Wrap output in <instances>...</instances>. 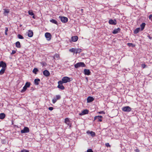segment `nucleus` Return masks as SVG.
<instances>
[{"label":"nucleus","instance_id":"nucleus-1","mask_svg":"<svg viewBox=\"0 0 152 152\" xmlns=\"http://www.w3.org/2000/svg\"><path fill=\"white\" fill-rule=\"evenodd\" d=\"M86 66V65L83 62H80L77 63L74 65L75 67V68H77L78 67H85Z\"/></svg>","mask_w":152,"mask_h":152},{"label":"nucleus","instance_id":"nucleus-2","mask_svg":"<svg viewBox=\"0 0 152 152\" xmlns=\"http://www.w3.org/2000/svg\"><path fill=\"white\" fill-rule=\"evenodd\" d=\"M70 78L67 77H64L62 79L61 82L63 83H66L71 81Z\"/></svg>","mask_w":152,"mask_h":152},{"label":"nucleus","instance_id":"nucleus-3","mask_svg":"<svg viewBox=\"0 0 152 152\" xmlns=\"http://www.w3.org/2000/svg\"><path fill=\"white\" fill-rule=\"evenodd\" d=\"M59 18L60 19L61 21L63 23L67 22L68 20V19L67 18L65 17H62L61 16H59Z\"/></svg>","mask_w":152,"mask_h":152},{"label":"nucleus","instance_id":"nucleus-4","mask_svg":"<svg viewBox=\"0 0 152 152\" xmlns=\"http://www.w3.org/2000/svg\"><path fill=\"white\" fill-rule=\"evenodd\" d=\"M123 111L124 112H129L131 111V108L129 106H125L122 108Z\"/></svg>","mask_w":152,"mask_h":152},{"label":"nucleus","instance_id":"nucleus-5","mask_svg":"<svg viewBox=\"0 0 152 152\" xmlns=\"http://www.w3.org/2000/svg\"><path fill=\"white\" fill-rule=\"evenodd\" d=\"M61 96L60 95H57L55 96L52 100V102L53 104L55 103L58 100L60 99Z\"/></svg>","mask_w":152,"mask_h":152},{"label":"nucleus","instance_id":"nucleus-6","mask_svg":"<svg viewBox=\"0 0 152 152\" xmlns=\"http://www.w3.org/2000/svg\"><path fill=\"white\" fill-rule=\"evenodd\" d=\"M63 83L61 82V81H59L58 82V88L61 90H64V87L63 86L62 84Z\"/></svg>","mask_w":152,"mask_h":152},{"label":"nucleus","instance_id":"nucleus-7","mask_svg":"<svg viewBox=\"0 0 152 152\" xmlns=\"http://www.w3.org/2000/svg\"><path fill=\"white\" fill-rule=\"evenodd\" d=\"M29 131V129L27 127H25L21 131V133H28Z\"/></svg>","mask_w":152,"mask_h":152},{"label":"nucleus","instance_id":"nucleus-8","mask_svg":"<svg viewBox=\"0 0 152 152\" xmlns=\"http://www.w3.org/2000/svg\"><path fill=\"white\" fill-rule=\"evenodd\" d=\"M45 36L48 40H50L51 38V34L49 33H46L45 34Z\"/></svg>","mask_w":152,"mask_h":152},{"label":"nucleus","instance_id":"nucleus-9","mask_svg":"<svg viewBox=\"0 0 152 152\" xmlns=\"http://www.w3.org/2000/svg\"><path fill=\"white\" fill-rule=\"evenodd\" d=\"M102 116H96L94 117V120H97L98 121L101 122L102 121Z\"/></svg>","mask_w":152,"mask_h":152},{"label":"nucleus","instance_id":"nucleus-10","mask_svg":"<svg viewBox=\"0 0 152 152\" xmlns=\"http://www.w3.org/2000/svg\"><path fill=\"white\" fill-rule=\"evenodd\" d=\"M88 110L87 109L83 110L81 113H79V115H83L88 113Z\"/></svg>","mask_w":152,"mask_h":152},{"label":"nucleus","instance_id":"nucleus-11","mask_svg":"<svg viewBox=\"0 0 152 152\" xmlns=\"http://www.w3.org/2000/svg\"><path fill=\"white\" fill-rule=\"evenodd\" d=\"M109 23L110 24L115 25L116 24V21L115 20L110 19L109 21Z\"/></svg>","mask_w":152,"mask_h":152},{"label":"nucleus","instance_id":"nucleus-12","mask_svg":"<svg viewBox=\"0 0 152 152\" xmlns=\"http://www.w3.org/2000/svg\"><path fill=\"white\" fill-rule=\"evenodd\" d=\"M0 64L1 65V67L2 68H6V64L3 61H0Z\"/></svg>","mask_w":152,"mask_h":152},{"label":"nucleus","instance_id":"nucleus-13","mask_svg":"<svg viewBox=\"0 0 152 152\" xmlns=\"http://www.w3.org/2000/svg\"><path fill=\"white\" fill-rule=\"evenodd\" d=\"M43 74L46 77H48L50 75V73L47 70H45L43 72Z\"/></svg>","mask_w":152,"mask_h":152},{"label":"nucleus","instance_id":"nucleus-14","mask_svg":"<svg viewBox=\"0 0 152 152\" xmlns=\"http://www.w3.org/2000/svg\"><path fill=\"white\" fill-rule=\"evenodd\" d=\"M64 120L65 122L66 123V124L68 125H69V126L70 127L71 124H70V123L69 119L68 118H66Z\"/></svg>","mask_w":152,"mask_h":152},{"label":"nucleus","instance_id":"nucleus-15","mask_svg":"<svg viewBox=\"0 0 152 152\" xmlns=\"http://www.w3.org/2000/svg\"><path fill=\"white\" fill-rule=\"evenodd\" d=\"M33 35V33L31 30H29L28 32V35L29 37H32Z\"/></svg>","mask_w":152,"mask_h":152},{"label":"nucleus","instance_id":"nucleus-16","mask_svg":"<svg viewBox=\"0 0 152 152\" xmlns=\"http://www.w3.org/2000/svg\"><path fill=\"white\" fill-rule=\"evenodd\" d=\"M84 73L85 75H89L90 74V72L89 69H85L84 70Z\"/></svg>","mask_w":152,"mask_h":152},{"label":"nucleus","instance_id":"nucleus-17","mask_svg":"<svg viewBox=\"0 0 152 152\" xmlns=\"http://www.w3.org/2000/svg\"><path fill=\"white\" fill-rule=\"evenodd\" d=\"M120 28H118L117 29H115L113 31L112 33L113 34H116L118 33L119 32H120Z\"/></svg>","mask_w":152,"mask_h":152},{"label":"nucleus","instance_id":"nucleus-18","mask_svg":"<svg viewBox=\"0 0 152 152\" xmlns=\"http://www.w3.org/2000/svg\"><path fill=\"white\" fill-rule=\"evenodd\" d=\"M94 100V98L91 96H89L87 98V101L88 102H92Z\"/></svg>","mask_w":152,"mask_h":152},{"label":"nucleus","instance_id":"nucleus-19","mask_svg":"<svg viewBox=\"0 0 152 152\" xmlns=\"http://www.w3.org/2000/svg\"><path fill=\"white\" fill-rule=\"evenodd\" d=\"M78 39V37L77 36L72 37V41L74 42H76Z\"/></svg>","mask_w":152,"mask_h":152},{"label":"nucleus","instance_id":"nucleus-20","mask_svg":"<svg viewBox=\"0 0 152 152\" xmlns=\"http://www.w3.org/2000/svg\"><path fill=\"white\" fill-rule=\"evenodd\" d=\"M88 134H90L91 136L92 137H94L95 136V133L93 131H88L87 132Z\"/></svg>","mask_w":152,"mask_h":152},{"label":"nucleus","instance_id":"nucleus-21","mask_svg":"<svg viewBox=\"0 0 152 152\" xmlns=\"http://www.w3.org/2000/svg\"><path fill=\"white\" fill-rule=\"evenodd\" d=\"M40 81V80L39 78L36 79L34 80L35 84L36 85H39V83Z\"/></svg>","mask_w":152,"mask_h":152},{"label":"nucleus","instance_id":"nucleus-22","mask_svg":"<svg viewBox=\"0 0 152 152\" xmlns=\"http://www.w3.org/2000/svg\"><path fill=\"white\" fill-rule=\"evenodd\" d=\"M145 23H142L140 26L141 28V31H142L143 29H144L145 26Z\"/></svg>","mask_w":152,"mask_h":152},{"label":"nucleus","instance_id":"nucleus-23","mask_svg":"<svg viewBox=\"0 0 152 152\" xmlns=\"http://www.w3.org/2000/svg\"><path fill=\"white\" fill-rule=\"evenodd\" d=\"M141 30V29L140 28H136L134 31V33L135 34H137Z\"/></svg>","mask_w":152,"mask_h":152},{"label":"nucleus","instance_id":"nucleus-24","mask_svg":"<svg viewBox=\"0 0 152 152\" xmlns=\"http://www.w3.org/2000/svg\"><path fill=\"white\" fill-rule=\"evenodd\" d=\"M77 49H75L72 48L69 50V51L72 52H73L77 54V52L76 51Z\"/></svg>","mask_w":152,"mask_h":152},{"label":"nucleus","instance_id":"nucleus-25","mask_svg":"<svg viewBox=\"0 0 152 152\" xmlns=\"http://www.w3.org/2000/svg\"><path fill=\"white\" fill-rule=\"evenodd\" d=\"M5 116V114L3 113L0 114V119H3L4 118Z\"/></svg>","mask_w":152,"mask_h":152},{"label":"nucleus","instance_id":"nucleus-26","mask_svg":"<svg viewBox=\"0 0 152 152\" xmlns=\"http://www.w3.org/2000/svg\"><path fill=\"white\" fill-rule=\"evenodd\" d=\"M6 69V68H2L1 69V70L0 71V75H2L4 73Z\"/></svg>","mask_w":152,"mask_h":152},{"label":"nucleus","instance_id":"nucleus-27","mask_svg":"<svg viewBox=\"0 0 152 152\" xmlns=\"http://www.w3.org/2000/svg\"><path fill=\"white\" fill-rule=\"evenodd\" d=\"M16 46L18 48H20V43L18 41L16 42L15 43Z\"/></svg>","mask_w":152,"mask_h":152},{"label":"nucleus","instance_id":"nucleus-28","mask_svg":"<svg viewBox=\"0 0 152 152\" xmlns=\"http://www.w3.org/2000/svg\"><path fill=\"white\" fill-rule=\"evenodd\" d=\"M50 21L53 23L55 24L56 25H58V23L57 21L55 20L52 19L50 20Z\"/></svg>","mask_w":152,"mask_h":152},{"label":"nucleus","instance_id":"nucleus-29","mask_svg":"<svg viewBox=\"0 0 152 152\" xmlns=\"http://www.w3.org/2000/svg\"><path fill=\"white\" fill-rule=\"evenodd\" d=\"M38 70L37 68H34L33 70V72L35 74H37V72H38Z\"/></svg>","mask_w":152,"mask_h":152},{"label":"nucleus","instance_id":"nucleus-30","mask_svg":"<svg viewBox=\"0 0 152 152\" xmlns=\"http://www.w3.org/2000/svg\"><path fill=\"white\" fill-rule=\"evenodd\" d=\"M9 12V10L8 9H4V13L5 15H6V14L8 13Z\"/></svg>","mask_w":152,"mask_h":152},{"label":"nucleus","instance_id":"nucleus-31","mask_svg":"<svg viewBox=\"0 0 152 152\" xmlns=\"http://www.w3.org/2000/svg\"><path fill=\"white\" fill-rule=\"evenodd\" d=\"M30 85V83L28 82H27L25 85L27 88L29 87Z\"/></svg>","mask_w":152,"mask_h":152},{"label":"nucleus","instance_id":"nucleus-32","mask_svg":"<svg viewBox=\"0 0 152 152\" xmlns=\"http://www.w3.org/2000/svg\"><path fill=\"white\" fill-rule=\"evenodd\" d=\"M27 87H26L25 86H24L23 87V88L22 90H21V92L23 93L25 91L26 89H27Z\"/></svg>","mask_w":152,"mask_h":152},{"label":"nucleus","instance_id":"nucleus-33","mask_svg":"<svg viewBox=\"0 0 152 152\" xmlns=\"http://www.w3.org/2000/svg\"><path fill=\"white\" fill-rule=\"evenodd\" d=\"M28 14L31 15H34V13L33 12V11L31 10H30L28 11Z\"/></svg>","mask_w":152,"mask_h":152},{"label":"nucleus","instance_id":"nucleus-34","mask_svg":"<svg viewBox=\"0 0 152 152\" xmlns=\"http://www.w3.org/2000/svg\"><path fill=\"white\" fill-rule=\"evenodd\" d=\"M18 37L19 39H24V37L20 34H18Z\"/></svg>","mask_w":152,"mask_h":152},{"label":"nucleus","instance_id":"nucleus-35","mask_svg":"<svg viewBox=\"0 0 152 152\" xmlns=\"http://www.w3.org/2000/svg\"><path fill=\"white\" fill-rule=\"evenodd\" d=\"M5 29V34L6 35H7V32L8 31V28L7 27H6Z\"/></svg>","mask_w":152,"mask_h":152},{"label":"nucleus","instance_id":"nucleus-36","mask_svg":"<svg viewBox=\"0 0 152 152\" xmlns=\"http://www.w3.org/2000/svg\"><path fill=\"white\" fill-rule=\"evenodd\" d=\"M76 51L77 52V53H80L81 51V49H76Z\"/></svg>","mask_w":152,"mask_h":152},{"label":"nucleus","instance_id":"nucleus-37","mask_svg":"<svg viewBox=\"0 0 152 152\" xmlns=\"http://www.w3.org/2000/svg\"><path fill=\"white\" fill-rule=\"evenodd\" d=\"M149 19L152 21V15L151 14L149 16Z\"/></svg>","mask_w":152,"mask_h":152},{"label":"nucleus","instance_id":"nucleus-38","mask_svg":"<svg viewBox=\"0 0 152 152\" xmlns=\"http://www.w3.org/2000/svg\"><path fill=\"white\" fill-rule=\"evenodd\" d=\"M146 65L145 64H141V66L143 68H145L146 67Z\"/></svg>","mask_w":152,"mask_h":152},{"label":"nucleus","instance_id":"nucleus-39","mask_svg":"<svg viewBox=\"0 0 152 152\" xmlns=\"http://www.w3.org/2000/svg\"><path fill=\"white\" fill-rule=\"evenodd\" d=\"M127 45L129 47H130L131 46H133V44L132 43H127Z\"/></svg>","mask_w":152,"mask_h":152},{"label":"nucleus","instance_id":"nucleus-40","mask_svg":"<svg viewBox=\"0 0 152 152\" xmlns=\"http://www.w3.org/2000/svg\"><path fill=\"white\" fill-rule=\"evenodd\" d=\"M105 145L106 146H107V147H110V145L109 143H106Z\"/></svg>","mask_w":152,"mask_h":152},{"label":"nucleus","instance_id":"nucleus-41","mask_svg":"<svg viewBox=\"0 0 152 152\" xmlns=\"http://www.w3.org/2000/svg\"><path fill=\"white\" fill-rule=\"evenodd\" d=\"M54 58L56 57L57 58H58L59 57V56L58 54H56L54 56Z\"/></svg>","mask_w":152,"mask_h":152},{"label":"nucleus","instance_id":"nucleus-42","mask_svg":"<svg viewBox=\"0 0 152 152\" xmlns=\"http://www.w3.org/2000/svg\"><path fill=\"white\" fill-rule=\"evenodd\" d=\"M99 113L100 114H105V113L104 111H100L99 112Z\"/></svg>","mask_w":152,"mask_h":152},{"label":"nucleus","instance_id":"nucleus-43","mask_svg":"<svg viewBox=\"0 0 152 152\" xmlns=\"http://www.w3.org/2000/svg\"><path fill=\"white\" fill-rule=\"evenodd\" d=\"M87 152H93V151L91 149H88L87 150Z\"/></svg>","mask_w":152,"mask_h":152},{"label":"nucleus","instance_id":"nucleus-44","mask_svg":"<svg viewBox=\"0 0 152 152\" xmlns=\"http://www.w3.org/2000/svg\"><path fill=\"white\" fill-rule=\"evenodd\" d=\"M16 53V51L15 50H13L12 51V52L11 53V54H13L15 53Z\"/></svg>","mask_w":152,"mask_h":152},{"label":"nucleus","instance_id":"nucleus-45","mask_svg":"<svg viewBox=\"0 0 152 152\" xmlns=\"http://www.w3.org/2000/svg\"><path fill=\"white\" fill-rule=\"evenodd\" d=\"M53 109V107H49L48 108V109L50 110H52Z\"/></svg>","mask_w":152,"mask_h":152},{"label":"nucleus","instance_id":"nucleus-46","mask_svg":"<svg viewBox=\"0 0 152 152\" xmlns=\"http://www.w3.org/2000/svg\"><path fill=\"white\" fill-rule=\"evenodd\" d=\"M135 150L136 152H139V150L138 149H135Z\"/></svg>","mask_w":152,"mask_h":152},{"label":"nucleus","instance_id":"nucleus-47","mask_svg":"<svg viewBox=\"0 0 152 152\" xmlns=\"http://www.w3.org/2000/svg\"><path fill=\"white\" fill-rule=\"evenodd\" d=\"M24 152H29L28 151L24 150Z\"/></svg>","mask_w":152,"mask_h":152},{"label":"nucleus","instance_id":"nucleus-48","mask_svg":"<svg viewBox=\"0 0 152 152\" xmlns=\"http://www.w3.org/2000/svg\"><path fill=\"white\" fill-rule=\"evenodd\" d=\"M148 37L149 39H151V38L150 36H148Z\"/></svg>","mask_w":152,"mask_h":152},{"label":"nucleus","instance_id":"nucleus-49","mask_svg":"<svg viewBox=\"0 0 152 152\" xmlns=\"http://www.w3.org/2000/svg\"><path fill=\"white\" fill-rule=\"evenodd\" d=\"M20 152H24V150H21Z\"/></svg>","mask_w":152,"mask_h":152},{"label":"nucleus","instance_id":"nucleus-50","mask_svg":"<svg viewBox=\"0 0 152 152\" xmlns=\"http://www.w3.org/2000/svg\"><path fill=\"white\" fill-rule=\"evenodd\" d=\"M33 16H32V18H35V17H34V15H33Z\"/></svg>","mask_w":152,"mask_h":152},{"label":"nucleus","instance_id":"nucleus-51","mask_svg":"<svg viewBox=\"0 0 152 152\" xmlns=\"http://www.w3.org/2000/svg\"><path fill=\"white\" fill-rule=\"evenodd\" d=\"M1 67V65L0 64V67Z\"/></svg>","mask_w":152,"mask_h":152}]
</instances>
